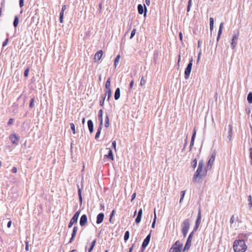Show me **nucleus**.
Returning a JSON list of instances; mask_svg holds the SVG:
<instances>
[{"instance_id":"1","label":"nucleus","mask_w":252,"mask_h":252,"mask_svg":"<svg viewBox=\"0 0 252 252\" xmlns=\"http://www.w3.org/2000/svg\"><path fill=\"white\" fill-rule=\"evenodd\" d=\"M204 165V162L203 160L199 162L197 169L194 174L192 181L193 182H198L203 178L206 174V171L203 170V167Z\"/></svg>"},{"instance_id":"2","label":"nucleus","mask_w":252,"mask_h":252,"mask_svg":"<svg viewBox=\"0 0 252 252\" xmlns=\"http://www.w3.org/2000/svg\"><path fill=\"white\" fill-rule=\"evenodd\" d=\"M247 247L244 240H237L234 242L233 249L235 252H245Z\"/></svg>"},{"instance_id":"3","label":"nucleus","mask_w":252,"mask_h":252,"mask_svg":"<svg viewBox=\"0 0 252 252\" xmlns=\"http://www.w3.org/2000/svg\"><path fill=\"white\" fill-rule=\"evenodd\" d=\"M192 62H193V59H191V60L189 61V63L188 64L185 70V79H188L189 77V75L191 70V68L192 66Z\"/></svg>"},{"instance_id":"4","label":"nucleus","mask_w":252,"mask_h":252,"mask_svg":"<svg viewBox=\"0 0 252 252\" xmlns=\"http://www.w3.org/2000/svg\"><path fill=\"white\" fill-rule=\"evenodd\" d=\"M80 211H77L75 213V214L74 215V216H73V217L71 219V220H70V222L68 224L69 228H71L73 224L77 223L78 217L80 215Z\"/></svg>"},{"instance_id":"5","label":"nucleus","mask_w":252,"mask_h":252,"mask_svg":"<svg viewBox=\"0 0 252 252\" xmlns=\"http://www.w3.org/2000/svg\"><path fill=\"white\" fill-rule=\"evenodd\" d=\"M194 231L191 232L189 234V236L188 237V238L187 239L186 244V245L185 246V247L184 248V250H183L184 251H185L186 250H188L189 249V248H190V247L191 246L192 238V236L193 235Z\"/></svg>"},{"instance_id":"6","label":"nucleus","mask_w":252,"mask_h":252,"mask_svg":"<svg viewBox=\"0 0 252 252\" xmlns=\"http://www.w3.org/2000/svg\"><path fill=\"white\" fill-rule=\"evenodd\" d=\"M201 219V210L199 209L198 210V213L197 217V219L195 221V225L194 227L193 231H196L199 227Z\"/></svg>"},{"instance_id":"7","label":"nucleus","mask_w":252,"mask_h":252,"mask_svg":"<svg viewBox=\"0 0 252 252\" xmlns=\"http://www.w3.org/2000/svg\"><path fill=\"white\" fill-rule=\"evenodd\" d=\"M189 219H186L184 220L182 224V230L188 231L189 228Z\"/></svg>"},{"instance_id":"8","label":"nucleus","mask_w":252,"mask_h":252,"mask_svg":"<svg viewBox=\"0 0 252 252\" xmlns=\"http://www.w3.org/2000/svg\"><path fill=\"white\" fill-rule=\"evenodd\" d=\"M238 38V33L236 35H234L232 38V42L231 44V47L232 49H234L237 43V40Z\"/></svg>"},{"instance_id":"9","label":"nucleus","mask_w":252,"mask_h":252,"mask_svg":"<svg viewBox=\"0 0 252 252\" xmlns=\"http://www.w3.org/2000/svg\"><path fill=\"white\" fill-rule=\"evenodd\" d=\"M138 11L140 14H142L144 13V9H145L144 16H146L147 8L145 5H144V7L142 4H138L137 6Z\"/></svg>"},{"instance_id":"10","label":"nucleus","mask_w":252,"mask_h":252,"mask_svg":"<svg viewBox=\"0 0 252 252\" xmlns=\"http://www.w3.org/2000/svg\"><path fill=\"white\" fill-rule=\"evenodd\" d=\"M151 239V234H149L147 236L146 238L144 240L142 247L143 248L145 249L149 244Z\"/></svg>"},{"instance_id":"11","label":"nucleus","mask_w":252,"mask_h":252,"mask_svg":"<svg viewBox=\"0 0 252 252\" xmlns=\"http://www.w3.org/2000/svg\"><path fill=\"white\" fill-rule=\"evenodd\" d=\"M88 219L86 215H83L80 220V224L81 226H83L86 225Z\"/></svg>"},{"instance_id":"12","label":"nucleus","mask_w":252,"mask_h":252,"mask_svg":"<svg viewBox=\"0 0 252 252\" xmlns=\"http://www.w3.org/2000/svg\"><path fill=\"white\" fill-rule=\"evenodd\" d=\"M9 139L13 144H14L16 145L18 144L19 139L16 134H11L9 136Z\"/></svg>"},{"instance_id":"13","label":"nucleus","mask_w":252,"mask_h":252,"mask_svg":"<svg viewBox=\"0 0 252 252\" xmlns=\"http://www.w3.org/2000/svg\"><path fill=\"white\" fill-rule=\"evenodd\" d=\"M104 215L103 213H99L96 217V223L97 224H100L101 223L104 219Z\"/></svg>"},{"instance_id":"14","label":"nucleus","mask_w":252,"mask_h":252,"mask_svg":"<svg viewBox=\"0 0 252 252\" xmlns=\"http://www.w3.org/2000/svg\"><path fill=\"white\" fill-rule=\"evenodd\" d=\"M103 55V52L102 50H99L97 51L96 54L94 55V59L95 61H98L100 60Z\"/></svg>"},{"instance_id":"15","label":"nucleus","mask_w":252,"mask_h":252,"mask_svg":"<svg viewBox=\"0 0 252 252\" xmlns=\"http://www.w3.org/2000/svg\"><path fill=\"white\" fill-rule=\"evenodd\" d=\"M77 230H78V227L77 226H74L73 229V231H72V233L71 234V237L69 241V243H71L73 242V241L76 236Z\"/></svg>"},{"instance_id":"16","label":"nucleus","mask_w":252,"mask_h":252,"mask_svg":"<svg viewBox=\"0 0 252 252\" xmlns=\"http://www.w3.org/2000/svg\"><path fill=\"white\" fill-rule=\"evenodd\" d=\"M107 149L108 150V151H109L108 154V155H105L104 157L107 158L111 160H114V157H113L112 151L109 148Z\"/></svg>"},{"instance_id":"17","label":"nucleus","mask_w":252,"mask_h":252,"mask_svg":"<svg viewBox=\"0 0 252 252\" xmlns=\"http://www.w3.org/2000/svg\"><path fill=\"white\" fill-rule=\"evenodd\" d=\"M215 159V154H213L208 162V167L211 168Z\"/></svg>"},{"instance_id":"18","label":"nucleus","mask_w":252,"mask_h":252,"mask_svg":"<svg viewBox=\"0 0 252 252\" xmlns=\"http://www.w3.org/2000/svg\"><path fill=\"white\" fill-rule=\"evenodd\" d=\"M88 126L90 133H92L94 131V124L92 120H90L88 121Z\"/></svg>"},{"instance_id":"19","label":"nucleus","mask_w":252,"mask_h":252,"mask_svg":"<svg viewBox=\"0 0 252 252\" xmlns=\"http://www.w3.org/2000/svg\"><path fill=\"white\" fill-rule=\"evenodd\" d=\"M223 25V23H220V25L219 30L218 33V36H217V40L218 41H219V40L220 38V36L221 34Z\"/></svg>"},{"instance_id":"20","label":"nucleus","mask_w":252,"mask_h":252,"mask_svg":"<svg viewBox=\"0 0 252 252\" xmlns=\"http://www.w3.org/2000/svg\"><path fill=\"white\" fill-rule=\"evenodd\" d=\"M195 135H196V130H195V129H194L193 134H192V137H191L190 144V150L191 149V147H192V146L194 144V139H195Z\"/></svg>"},{"instance_id":"21","label":"nucleus","mask_w":252,"mask_h":252,"mask_svg":"<svg viewBox=\"0 0 252 252\" xmlns=\"http://www.w3.org/2000/svg\"><path fill=\"white\" fill-rule=\"evenodd\" d=\"M232 134V126L230 125L228 126V135L227 138L229 141L231 140Z\"/></svg>"},{"instance_id":"22","label":"nucleus","mask_w":252,"mask_h":252,"mask_svg":"<svg viewBox=\"0 0 252 252\" xmlns=\"http://www.w3.org/2000/svg\"><path fill=\"white\" fill-rule=\"evenodd\" d=\"M120 97V89L119 88H118L115 93L114 97L116 100H118Z\"/></svg>"},{"instance_id":"23","label":"nucleus","mask_w":252,"mask_h":252,"mask_svg":"<svg viewBox=\"0 0 252 252\" xmlns=\"http://www.w3.org/2000/svg\"><path fill=\"white\" fill-rule=\"evenodd\" d=\"M98 119L100 120V125H102L103 124V119H102V110H100L98 112Z\"/></svg>"},{"instance_id":"24","label":"nucleus","mask_w":252,"mask_h":252,"mask_svg":"<svg viewBox=\"0 0 252 252\" xmlns=\"http://www.w3.org/2000/svg\"><path fill=\"white\" fill-rule=\"evenodd\" d=\"M102 125H99V126L98 127V128L97 129V131L95 134V138L96 139H97L99 135H100V132H101V129H102Z\"/></svg>"},{"instance_id":"25","label":"nucleus","mask_w":252,"mask_h":252,"mask_svg":"<svg viewBox=\"0 0 252 252\" xmlns=\"http://www.w3.org/2000/svg\"><path fill=\"white\" fill-rule=\"evenodd\" d=\"M106 95H107V100L109 101V99H110V98L111 96V90H106V92H105V94L104 96L106 97Z\"/></svg>"},{"instance_id":"26","label":"nucleus","mask_w":252,"mask_h":252,"mask_svg":"<svg viewBox=\"0 0 252 252\" xmlns=\"http://www.w3.org/2000/svg\"><path fill=\"white\" fill-rule=\"evenodd\" d=\"M170 252H181V250H180V248L174 247V246H172V247L170 249Z\"/></svg>"},{"instance_id":"27","label":"nucleus","mask_w":252,"mask_h":252,"mask_svg":"<svg viewBox=\"0 0 252 252\" xmlns=\"http://www.w3.org/2000/svg\"><path fill=\"white\" fill-rule=\"evenodd\" d=\"M19 23V19L17 16H15L14 20L13 22V26L15 28H16Z\"/></svg>"},{"instance_id":"28","label":"nucleus","mask_w":252,"mask_h":252,"mask_svg":"<svg viewBox=\"0 0 252 252\" xmlns=\"http://www.w3.org/2000/svg\"><path fill=\"white\" fill-rule=\"evenodd\" d=\"M110 79L109 78L107 80L106 84H105L106 90H111L110 88Z\"/></svg>"},{"instance_id":"29","label":"nucleus","mask_w":252,"mask_h":252,"mask_svg":"<svg viewBox=\"0 0 252 252\" xmlns=\"http://www.w3.org/2000/svg\"><path fill=\"white\" fill-rule=\"evenodd\" d=\"M120 59V55H118V56H117V57L115 58V61H114V65H115V67H116L117 64L119 63Z\"/></svg>"},{"instance_id":"30","label":"nucleus","mask_w":252,"mask_h":252,"mask_svg":"<svg viewBox=\"0 0 252 252\" xmlns=\"http://www.w3.org/2000/svg\"><path fill=\"white\" fill-rule=\"evenodd\" d=\"M210 28L211 31L213 29L214 27V19L212 17L210 18Z\"/></svg>"},{"instance_id":"31","label":"nucleus","mask_w":252,"mask_h":252,"mask_svg":"<svg viewBox=\"0 0 252 252\" xmlns=\"http://www.w3.org/2000/svg\"><path fill=\"white\" fill-rule=\"evenodd\" d=\"M78 195H79V201L81 204L82 202V195H81V189L79 188V187H78Z\"/></svg>"},{"instance_id":"32","label":"nucleus","mask_w":252,"mask_h":252,"mask_svg":"<svg viewBox=\"0 0 252 252\" xmlns=\"http://www.w3.org/2000/svg\"><path fill=\"white\" fill-rule=\"evenodd\" d=\"M156 219H157V216H156V210H154V220H153V223L152 224V227L153 228H155V224H156Z\"/></svg>"},{"instance_id":"33","label":"nucleus","mask_w":252,"mask_h":252,"mask_svg":"<svg viewBox=\"0 0 252 252\" xmlns=\"http://www.w3.org/2000/svg\"><path fill=\"white\" fill-rule=\"evenodd\" d=\"M247 100L249 103H252V93H250L247 96Z\"/></svg>"},{"instance_id":"34","label":"nucleus","mask_w":252,"mask_h":252,"mask_svg":"<svg viewBox=\"0 0 252 252\" xmlns=\"http://www.w3.org/2000/svg\"><path fill=\"white\" fill-rule=\"evenodd\" d=\"M95 243H96V240H94L93 242L92 243V245H91V246L90 247V248L88 250V252H91L93 250V249H94L95 245Z\"/></svg>"},{"instance_id":"35","label":"nucleus","mask_w":252,"mask_h":252,"mask_svg":"<svg viewBox=\"0 0 252 252\" xmlns=\"http://www.w3.org/2000/svg\"><path fill=\"white\" fill-rule=\"evenodd\" d=\"M109 126V119L108 115L106 116L105 118V126L106 127H108Z\"/></svg>"},{"instance_id":"36","label":"nucleus","mask_w":252,"mask_h":252,"mask_svg":"<svg viewBox=\"0 0 252 252\" xmlns=\"http://www.w3.org/2000/svg\"><path fill=\"white\" fill-rule=\"evenodd\" d=\"M129 237V232L128 231H126L124 235V240L126 241Z\"/></svg>"},{"instance_id":"37","label":"nucleus","mask_w":252,"mask_h":252,"mask_svg":"<svg viewBox=\"0 0 252 252\" xmlns=\"http://www.w3.org/2000/svg\"><path fill=\"white\" fill-rule=\"evenodd\" d=\"M181 193V198H180V201H179L180 203H182V202L184 198V196H185V195L186 193V190L182 191Z\"/></svg>"},{"instance_id":"38","label":"nucleus","mask_w":252,"mask_h":252,"mask_svg":"<svg viewBox=\"0 0 252 252\" xmlns=\"http://www.w3.org/2000/svg\"><path fill=\"white\" fill-rule=\"evenodd\" d=\"M249 157L251 160V164L252 165V147H251L249 150Z\"/></svg>"},{"instance_id":"39","label":"nucleus","mask_w":252,"mask_h":252,"mask_svg":"<svg viewBox=\"0 0 252 252\" xmlns=\"http://www.w3.org/2000/svg\"><path fill=\"white\" fill-rule=\"evenodd\" d=\"M248 201L249 202V206L250 208L252 207V197L251 195L248 196Z\"/></svg>"},{"instance_id":"40","label":"nucleus","mask_w":252,"mask_h":252,"mask_svg":"<svg viewBox=\"0 0 252 252\" xmlns=\"http://www.w3.org/2000/svg\"><path fill=\"white\" fill-rule=\"evenodd\" d=\"M173 246H174V247L180 248V250H181L182 247V245L179 242H176Z\"/></svg>"},{"instance_id":"41","label":"nucleus","mask_w":252,"mask_h":252,"mask_svg":"<svg viewBox=\"0 0 252 252\" xmlns=\"http://www.w3.org/2000/svg\"><path fill=\"white\" fill-rule=\"evenodd\" d=\"M141 218H142V216H140V215H137V217H136V218L135 219V222L136 223H139L140 222L141 220Z\"/></svg>"},{"instance_id":"42","label":"nucleus","mask_w":252,"mask_h":252,"mask_svg":"<svg viewBox=\"0 0 252 252\" xmlns=\"http://www.w3.org/2000/svg\"><path fill=\"white\" fill-rule=\"evenodd\" d=\"M70 125L71 129L72 130V131L73 132V133L75 134V125L73 123H71L70 124Z\"/></svg>"},{"instance_id":"43","label":"nucleus","mask_w":252,"mask_h":252,"mask_svg":"<svg viewBox=\"0 0 252 252\" xmlns=\"http://www.w3.org/2000/svg\"><path fill=\"white\" fill-rule=\"evenodd\" d=\"M145 84H146V80H145L144 77H142L140 80V85L141 86H143L145 85Z\"/></svg>"},{"instance_id":"44","label":"nucleus","mask_w":252,"mask_h":252,"mask_svg":"<svg viewBox=\"0 0 252 252\" xmlns=\"http://www.w3.org/2000/svg\"><path fill=\"white\" fill-rule=\"evenodd\" d=\"M105 99V96L102 97L101 99L99 101V104L100 106H102L104 105Z\"/></svg>"},{"instance_id":"45","label":"nucleus","mask_w":252,"mask_h":252,"mask_svg":"<svg viewBox=\"0 0 252 252\" xmlns=\"http://www.w3.org/2000/svg\"><path fill=\"white\" fill-rule=\"evenodd\" d=\"M34 98H32L31 100V102L30 103V107L32 108L34 106Z\"/></svg>"},{"instance_id":"46","label":"nucleus","mask_w":252,"mask_h":252,"mask_svg":"<svg viewBox=\"0 0 252 252\" xmlns=\"http://www.w3.org/2000/svg\"><path fill=\"white\" fill-rule=\"evenodd\" d=\"M135 33H136V29H133L131 32V35H130V39L133 38V37L134 36Z\"/></svg>"},{"instance_id":"47","label":"nucleus","mask_w":252,"mask_h":252,"mask_svg":"<svg viewBox=\"0 0 252 252\" xmlns=\"http://www.w3.org/2000/svg\"><path fill=\"white\" fill-rule=\"evenodd\" d=\"M193 164H192V167L193 168H195L197 166V159H194L193 160Z\"/></svg>"},{"instance_id":"48","label":"nucleus","mask_w":252,"mask_h":252,"mask_svg":"<svg viewBox=\"0 0 252 252\" xmlns=\"http://www.w3.org/2000/svg\"><path fill=\"white\" fill-rule=\"evenodd\" d=\"M29 68H27L25 70V72H24V76L27 77L28 76V75H29Z\"/></svg>"},{"instance_id":"49","label":"nucleus","mask_w":252,"mask_h":252,"mask_svg":"<svg viewBox=\"0 0 252 252\" xmlns=\"http://www.w3.org/2000/svg\"><path fill=\"white\" fill-rule=\"evenodd\" d=\"M112 147L116 150V142L113 141L112 143Z\"/></svg>"},{"instance_id":"50","label":"nucleus","mask_w":252,"mask_h":252,"mask_svg":"<svg viewBox=\"0 0 252 252\" xmlns=\"http://www.w3.org/2000/svg\"><path fill=\"white\" fill-rule=\"evenodd\" d=\"M234 220H235V218H234V216H232L231 218H230V222L231 223V225H232L233 224V223L234 222Z\"/></svg>"},{"instance_id":"51","label":"nucleus","mask_w":252,"mask_h":252,"mask_svg":"<svg viewBox=\"0 0 252 252\" xmlns=\"http://www.w3.org/2000/svg\"><path fill=\"white\" fill-rule=\"evenodd\" d=\"M182 232L183 233V236L184 237H186L187 236V234L188 232V231L187 230H182Z\"/></svg>"},{"instance_id":"52","label":"nucleus","mask_w":252,"mask_h":252,"mask_svg":"<svg viewBox=\"0 0 252 252\" xmlns=\"http://www.w3.org/2000/svg\"><path fill=\"white\" fill-rule=\"evenodd\" d=\"M19 5L20 7H22L24 5V0H20Z\"/></svg>"},{"instance_id":"53","label":"nucleus","mask_w":252,"mask_h":252,"mask_svg":"<svg viewBox=\"0 0 252 252\" xmlns=\"http://www.w3.org/2000/svg\"><path fill=\"white\" fill-rule=\"evenodd\" d=\"M8 39L7 38L5 40V41L3 42V44H2V46L4 47L5 46H6L8 43Z\"/></svg>"},{"instance_id":"54","label":"nucleus","mask_w":252,"mask_h":252,"mask_svg":"<svg viewBox=\"0 0 252 252\" xmlns=\"http://www.w3.org/2000/svg\"><path fill=\"white\" fill-rule=\"evenodd\" d=\"M13 121H14V120L13 119H12V118L10 119L8 122V124L9 125H12L13 123Z\"/></svg>"},{"instance_id":"55","label":"nucleus","mask_w":252,"mask_h":252,"mask_svg":"<svg viewBox=\"0 0 252 252\" xmlns=\"http://www.w3.org/2000/svg\"><path fill=\"white\" fill-rule=\"evenodd\" d=\"M133 84H134V81L133 80H132L130 82V84H129V88H130V89H131L132 88Z\"/></svg>"},{"instance_id":"56","label":"nucleus","mask_w":252,"mask_h":252,"mask_svg":"<svg viewBox=\"0 0 252 252\" xmlns=\"http://www.w3.org/2000/svg\"><path fill=\"white\" fill-rule=\"evenodd\" d=\"M11 171H12V172L13 173H16V172H17V168H16V167H13L12 168V169Z\"/></svg>"},{"instance_id":"57","label":"nucleus","mask_w":252,"mask_h":252,"mask_svg":"<svg viewBox=\"0 0 252 252\" xmlns=\"http://www.w3.org/2000/svg\"><path fill=\"white\" fill-rule=\"evenodd\" d=\"M136 193L135 192H134L132 195V197H131V201H132L136 197Z\"/></svg>"},{"instance_id":"58","label":"nucleus","mask_w":252,"mask_h":252,"mask_svg":"<svg viewBox=\"0 0 252 252\" xmlns=\"http://www.w3.org/2000/svg\"><path fill=\"white\" fill-rule=\"evenodd\" d=\"M140 215V216H142V209H139L138 211V215Z\"/></svg>"},{"instance_id":"59","label":"nucleus","mask_w":252,"mask_h":252,"mask_svg":"<svg viewBox=\"0 0 252 252\" xmlns=\"http://www.w3.org/2000/svg\"><path fill=\"white\" fill-rule=\"evenodd\" d=\"M11 224H12V221H9L7 223V227L8 228H10L11 226Z\"/></svg>"},{"instance_id":"60","label":"nucleus","mask_w":252,"mask_h":252,"mask_svg":"<svg viewBox=\"0 0 252 252\" xmlns=\"http://www.w3.org/2000/svg\"><path fill=\"white\" fill-rule=\"evenodd\" d=\"M201 52H199V54H198V59H197V63H198L200 60V56H201Z\"/></svg>"},{"instance_id":"61","label":"nucleus","mask_w":252,"mask_h":252,"mask_svg":"<svg viewBox=\"0 0 252 252\" xmlns=\"http://www.w3.org/2000/svg\"><path fill=\"white\" fill-rule=\"evenodd\" d=\"M179 37H180V39L181 41H182L183 40V35H182V33L181 32H180L179 33Z\"/></svg>"},{"instance_id":"62","label":"nucleus","mask_w":252,"mask_h":252,"mask_svg":"<svg viewBox=\"0 0 252 252\" xmlns=\"http://www.w3.org/2000/svg\"><path fill=\"white\" fill-rule=\"evenodd\" d=\"M145 2L147 5H149L150 4V0H145Z\"/></svg>"},{"instance_id":"63","label":"nucleus","mask_w":252,"mask_h":252,"mask_svg":"<svg viewBox=\"0 0 252 252\" xmlns=\"http://www.w3.org/2000/svg\"><path fill=\"white\" fill-rule=\"evenodd\" d=\"M188 6H191V0H189Z\"/></svg>"},{"instance_id":"64","label":"nucleus","mask_w":252,"mask_h":252,"mask_svg":"<svg viewBox=\"0 0 252 252\" xmlns=\"http://www.w3.org/2000/svg\"><path fill=\"white\" fill-rule=\"evenodd\" d=\"M66 9V6L63 5L62 8V11H64Z\"/></svg>"}]
</instances>
